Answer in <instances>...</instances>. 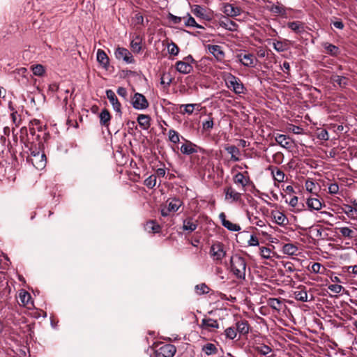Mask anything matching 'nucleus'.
Returning <instances> with one entry per match:
<instances>
[{
  "label": "nucleus",
  "instance_id": "obj_1",
  "mask_svg": "<svg viewBox=\"0 0 357 357\" xmlns=\"http://www.w3.org/2000/svg\"><path fill=\"white\" fill-rule=\"evenodd\" d=\"M246 261L244 257L235 255L230 258V271L238 279L245 278Z\"/></svg>",
  "mask_w": 357,
  "mask_h": 357
},
{
  "label": "nucleus",
  "instance_id": "obj_2",
  "mask_svg": "<svg viewBox=\"0 0 357 357\" xmlns=\"http://www.w3.org/2000/svg\"><path fill=\"white\" fill-rule=\"evenodd\" d=\"M176 351L174 344H167L155 351V357H173Z\"/></svg>",
  "mask_w": 357,
  "mask_h": 357
},
{
  "label": "nucleus",
  "instance_id": "obj_3",
  "mask_svg": "<svg viewBox=\"0 0 357 357\" xmlns=\"http://www.w3.org/2000/svg\"><path fill=\"white\" fill-rule=\"evenodd\" d=\"M116 58L119 61H123L126 63H132L133 56L132 53L125 47H118L114 52Z\"/></svg>",
  "mask_w": 357,
  "mask_h": 357
},
{
  "label": "nucleus",
  "instance_id": "obj_4",
  "mask_svg": "<svg viewBox=\"0 0 357 357\" xmlns=\"http://www.w3.org/2000/svg\"><path fill=\"white\" fill-rule=\"evenodd\" d=\"M227 84V86L231 89L235 93L240 94L243 93L244 86L241 83L239 78L236 77V76L230 75L228 82Z\"/></svg>",
  "mask_w": 357,
  "mask_h": 357
},
{
  "label": "nucleus",
  "instance_id": "obj_5",
  "mask_svg": "<svg viewBox=\"0 0 357 357\" xmlns=\"http://www.w3.org/2000/svg\"><path fill=\"white\" fill-rule=\"evenodd\" d=\"M28 160L30 161L37 169H43L46 166L47 163L46 155L43 151L40 153H37V155L33 157H29Z\"/></svg>",
  "mask_w": 357,
  "mask_h": 357
},
{
  "label": "nucleus",
  "instance_id": "obj_6",
  "mask_svg": "<svg viewBox=\"0 0 357 357\" xmlns=\"http://www.w3.org/2000/svg\"><path fill=\"white\" fill-rule=\"evenodd\" d=\"M238 58L239 61L241 62V63L244 66L247 67H254L255 66V63L257 62V59L255 57V56L252 54L248 53V54H238Z\"/></svg>",
  "mask_w": 357,
  "mask_h": 357
},
{
  "label": "nucleus",
  "instance_id": "obj_7",
  "mask_svg": "<svg viewBox=\"0 0 357 357\" xmlns=\"http://www.w3.org/2000/svg\"><path fill=\"white\" fill-rule=\"evenodd\" d=\"M149 106L146 98L142 93L135 92V110H145Z\"/></svg>",
  "mask_w": 357,
  "mask_h": 357
},
{
  "label": "nucleus",
  "instance_id": "obj_8",
  "mask_svg": "<svg viewBox=\"0 0 357 357\" xmlns=\"http://www.w3.org/2000/svg\"><path fill=\"white\" fill-rule=\"evenodd\" d=\"M225 199H231L232 202H239L241 199V193L236 192L231 185L224 188Z\"/></svg>",
  "mask_w": 357,
  "mask_h": 357
},
{
  "label": "nucleus",
  "instance_id": "obj_9",
  "mask_svg": "<svg viewBox=\"0 0 357 357\" xmlns=\"http://www.w3.org/2000/svg\"><path fill=\"white\" fill-rule=\"evenodd\" d=\"M106 96L112 104L114 110L118 113H121V104L115 93L112 89H107L106 90Z\"/></svg>",
  "mask_w": 357,
  "mask_h": 357
},
{
  "label": "nucleus",
  "instance_id": "obj_10",
  "mask_svg": "<svg viewBox=\"0 0 357 357\" xmlns=\"http://www.w3.org/2000/svg\"><path fill=\"white\" fill-rule=\"evenodd\" d=\"M223 13L227 16L237 17L241 15V9L233 4L226 3L224 5Z\"/></svg>",
  "mask_w": 357,
  "mask_h": 357
},
{
  "label": "nucleus",
  "instance_id": "obj_11",
  "mask_svg": "<svg viewBox=\"0 0 357 357\" xmlns=\"http://www.w3.org/2000/svg\"><path fill=\"white\" fill-rule=\"evenodd\" d=\"M176 70L181 74L187 75L191 73L193 67L190 63H185L184 61H178L175 63Z\"/></svg>",
  "mask_w": 357,
  "mask_h": 357
},
{
  "label": "nucleus",
  "instance_id": "obj_12",
  "mask_svg": "<svg viewBox=\"0 0 357 357\" xmlns=\"http://www.w3.org/2000/svg\"><path fill=\"white\" fill-rule=\"evenodd\" d=\"M271 215L275 223L279 225L280 226H285L288 225V218L283 213L279 211H273L271 212Z\"/></svg>",
  "mask_w": 357,
  "mask_h": 357
},
{
  "label": "nucleus",
  "instance_id": "obj_13",
  "mask_svg": "<svg viewBox=\"0 0 357 357\" xmlns=\"http://www.w3.org/2000/svg\"><path fill=\"white\" fill-rule=\"evenodd\" d=\"M192 13L197 17L206 21H211V18L206 14V9L200 5H194L192 7Z\"/></svg>",
  "mask_w": 357,
  "mask_h": 357
},
{
  "label": "nucleus",
  "instance_id": "obj_14",
  "mask_svg": "<svg viewBox=\"0 0 357 357\" xmlns=\"http://www.w3.org/2000/svg\"><path fill=\"white\" fill-rule=\"evenodd\" d=\"M151 116L148 114H140L137 117V121L139 127L144 130H148L151 126Z\"/></svg>",
  "mask_w": 357,
  "mask_h": 357
},
{
  "label": "nucleus",
  "instance_id": "obj_15",
  "mask_svg": "<svg viewBox=\"0 0 357 357\" xmlns=\"http://www.w3.org/2000/svg\"><path fill=\"white\" fill-rule=\"evenodd\" d=\"M207 49L218 60L221 61L225 57V52L218 45H208Z\"/></svg>",
  "mask_w": 357,
  "mask_h": 357
},
{
  "label": "nucleus",
  "instance_id": "obj_16",
  "mask_svg": "<svg viewBox=\"0 0 357 357\" xmlns=\"http://www.w3.org/2000/svg\"><path fill=\"white\" fill-rule=\"evenodd\" d=\"M167 202L168 210L172 212H176L183 205V202L176 197L169 198Z\"/></svg>",
  "mask_w": 357,
  "mask_h": 357
},
{
  "label": "nucleus",
  "instance_id": "obj_17",
  "mask_svg": "<svg viewBox=\"0 0 357 357\" xmlns=\"http://www.w3.org/2000/svg\"><path fill=\"white\" fill-rule=\"evenodd\" d=\"M195 147H197V145L190 141H187L186 144L181 145L180 150L183 154L190 155L197 153V149Z\"/></svg>",
  "mask_w": 357,
  "mask_h": 357
},
{
  "label": "nucleus",
  "instance_id": "obj_18",
  "mask_svg": "<svg viewBox=\"0 0 357 357\" xmlns=\"http://www.w3.org/2000/svg\"><path fill=\"white\" fill-rule=\"evenodd\" d=\"M211 252L217 260H221L225 255L222 245L220 243L217 245H212L211 247Z\"/></svg>",
  "mask_w": 357,
  "mask_h": 357
},
{
  "label": "nucleus",
  "instance_id": "obj_19",
  "mask_svg": "<svg viewBox=\"0 0 357 357\" xmlns=\"http://www.w3.org/2000/svg\"><path fill=\"white\" fill-rule=\"evenodd\" d=\"M323 47L325 49L326 54L331 56H337L340 54V50L339 47L326 42L322 44Z\"/></svg>",
  "mask_w": 357,
  "mask_h": 357
},
{
  "label": "nucleus",
  "instance_id": "obj_20",
  "mask_svg": "<svg viewBox=\"0 0 357 357\" xmlns=\"http://www.w3.org/2000/svg\"><path fill=\"white\" fill-rule=\"evenodd\" d=\"M97 61L102 66V68L107 69L109 66V58L105 54V52L101 50L98 49L96 54Z\"/></svg>",
  "mask_w": 357,
  "mask_h": 357
},
{
  "label": "nucleus",
  "instance_id": "obj_21",
  "mask_svg": "<svg viewBox=\"0 0 357 357\" xmlns=\"http://www.w3.org/2000/svg\"><path fill=\"white\" fill-rule=\"evenodd\" d=\"M225 151L231 155V160L238 162L240 160L238 155L241 154L240 150L235 145H229L225 147Z\"/></svg>",
  "mask_w": 357,
  "mask_h": 357
},
{
  "label": "nucleus",
  "instance_id": "obj_22",
  "mask_svg": "<svg viewBox=\"0 0 357 357\" xmlns=\"http://www.w3.org/2000/svg\"><path fill=\"white\" fill-rule=\"evenodd\" d=\"M20 301L24 305L29 308L33 305V303L31 301V296L29 293L24 290H21L19 294Z\"/></svg>",
  "mask_w": 357,
  "mask_h": 357
},
{
  "label": "nucleus",
  "instance_id": "obj_23",
  "mask_svg": "<svg viewBox=\"0 0 357 357\" xmlns=\"http://www.w3.org/2000/svg\"><path fill=\"white\" fill-rule=\"evenodd\" d=\"M331 80L332 82L336 83L341 89L345 88L349 84V79L345 76L332 75Z\"/></svg>",
  "mask_w": 357,
  "mask_h": 357
},
{
  "label": "nucleus",
  "instance_id": "obj_24",
  "mask_svg": "<svg viewBox=\"0 0 357 357\" xmlns=\"http://www.w3.org/2000/svg\"><path fill=\"white\" fill-rule=\"evenodd\" d=\"M275 141L282 147L285 149L289 148L291 142L290 137L283 134H278L275 137Z\"/></svg>",
  "mask_w": 357,
  "mask_h": 357
},
{
  "label": "nucleus",
  "instance_id": "obj_25",
  "mask_svg": "<svg viewBox=\"0 0 357 357\" xmlns=\"http://www.w3.org/2000/svg\"><path fill=\"white\" fill-rule=\"evenodd\" d=\"M287 26L296 33H301L305 31L303 23L299 21L289 22Z\"/></svg>",
  "mask_w": 357,
  "mask_h": 357
},
{
  "label": "nucleus",
  "instance_id": "obj_26",
  "mask_svg": "<svg viewBox=\"0 0 357 357\" xmlns=\"http://www.w3.org/2000/svg\"><path fill=\"white\" fill-rule=\"evenodd\" d=\"M145 229L148 232H152L153 234H158L160 231L161 227L155 220H149L146 222L145 225Z\"/></svg>",
  "mask_w": 357,
  "mask_h": 357
},
{
  "label": "nucleus",
  "instance_id": "obj_27",
  "mask_svg": "<svg viewBox=\"0 0 357 357\" xmlns=\"http://www.w3.org/2000/svg\"><path fill=\"white\" fill-rule=\"evenodd\" d=\"M306 204L310 211H319L322 208L321 202L317 198H308Z\"/></svg>",
  "mask_w": 357,
  "mask_h": 357
},
{
  "label": "nucleus",
  "instance_id": "obj_28",
  "mask_svg": "<svg viewBox=\"0 0 357 357\" xmlns=\"http://www.w3.org/2000/svg\"><path fill=\"white\" fill-rule=\"evenodd\" d=\"M254 349L263 356H266L273 351L271 347L263 343H257L256 345L254 346Z\"/></svg>",
  "mask_w": 357,
  "mask_h": 357
},
{
  "label": "nucleus",
  "instance_id": "obj_29",
  "mask_svg": "<svg viewBox=\"0 0 357 357\" xmlns=\"http://www.w3.org/2000/svg\"><path fill=\"white\" fill-rule=\"evenodd\" d=\"M201 326L204 328H218L219 324H218V321L215 319H213L211 318H204L202 320Z\"/></svg>",
  "mask_w": 357,
  "mask_h": 357
},
{
  "label": "nucleus",
  "instance_id": "obj_30",
  "mask_svg": "<svg viewBox=\"0 0 357 357\" xmlns=\"http://www.w3.org/2000/svg\"><path fill=\"white\" fill-rule=\"evenodd\" d=\"M182 228L184 231L191 233L197 228V225L193 222L191 218H188L183 220Z\"/></svg>",
  "mask_w": 357,
  "mask_h": 357
},
{
  "label": "nucleus",
  "instance_id": "obj_31",
  "mask_svg": "<svg viewBox=\"0 0 357 357\" xmlns=\"http://www.w3.org/2000/svg\"><path fill=\"white\" fill-rule=\"evenodd\" d=\"M236 325V332L241 335H247L249 333V325L247 321H238Z\"/></svg>",
  "mask_w": 357,
  "mask_h": 357
},
{
  "label": "nucleus",
  "instance_id": "obj_32",
  "mask_svg": "<svg viewBox=\"0 0 357 357\" xmlns=\"http://www.w3.org/2000/svg\"><path fill=\"white\" fill-rule=\"evenodd\" d=\"M273 47L275 51L278 52H282L288 50V44L287 40L282 41H278V40H273L272 43Z\"/></svg>",
  "mask_w": 357,
  "mask_h": 357
},
{
  "label": "nucleus",
  "instance_id": "obj_33",
  "mask_svg": "<svg viewBox=\"0 0 357 357\" xmlns=\"http://www.w3.org/2000/svg\"><path fill=\"white\" fill-rule=\"evenodd\" d=\"M226 20L227 22L220 21L219 23L220 26L230 31H236L238 24L235 22L230 20L228 18H226Z\"/></svg>",
  "mask_w": 357,
  "mask_h": 357
},
{
  "label": "nucleus",
  "instance_id": "obj_34",
  "mask_svg": "<svg viewBox=\"0 0 357 357\" xmlns=\"http://www.w3.org/2000/svg\"><path fill=\"white\" fill-rule=\"evenodd\" d=\"M340 233L348 239H352L356 236V232L347 227H342L338 228Z\"/></svg>",
  "mask_w": 357,
  "mask_h": 357
},
{
  "label": "nucleus",
  "instance_id": "obj_35",
  "mask_svg": "<svg viewBox=\"0 0 357 357\" xmlns=\"http://www.w3.org/2000/svg\"><path fill=\"white\" fill-rule=\"evenodd\" d=\"M99 117L100 124L104 126H107L111 119L110 114L106 109L101 111Z\"/></svg>",
  "mask_w": 357,
  "mask_h": 357
},
{
  "label": "nucleus",
  "instance_id": "obj_36",
  "mask_svg": "<svg viewBox=\"0 0 357 357\" xmlns=\"http://www.w3.org/2000/svg\"><path fill=\"white\" fill-rule=\"evenodd\" d=\"M268 304L272 309L279 312L281 310L282 302L279 298H271L268 301Z\"/></svg>",
  "mask_w": 357,
  "mask_h": 357
},
{
  "label": "nucleus",
  "instance_id": "obj_37",
  "mask_svg": "<svg viewBox=\"0 0 357 357\" xmlns=\"http://www.w3.org/2000/svg\"><path fill=\"white\" fill-rule=\"evenodd\" d=\"M202 351L206 356H211L215 354L218 351V349L215 345L213 343H207L202 347Z\"/></svg>",
  "mask_w": 357,
  "mask_h": 357
},
{
  "label": "nucleus",
  "instance_id": "obj_38",
  "mask_svg": "<svg viewBox=\"0 0 357 357\" xmlns=\"http://www.w3.org/2000/svg\"><path fill=\"white\" fill-rule=\"evenodd\" d=\"M344 208H342L343 213L351 220H356V218L354 215V213H355V208L349 205V204H343Z\"/></svg>",
  "mask_w": 357,
  "mask_h": 357
},
{
  "label": "nucleus",
  "instance_id": "obj_39",
  "mask_svg": "<svg viewBox=\"0 0 357 357\" xmlns=\"http://www.w3.org/2000/svg\"><path fill=\"white\" fill-rule=\"evenodd\" d=\"M30 123L33 126V128H30V131L31 133H34L35 130H37L39 132L43 131L44 125L42 123V122L38 119H33L32 120Z\"/></svg>",
  "mask_w": 357,
  "mask_h": 357
},
{
  "label": "nucleus",
  "instance_id": "obj_40",
  "mask_svg": "<svg viewBox=\"0 0 357 357\" xmlns=\"http://www.w3.org/2000/svg\"><path fill=\"white\" fill-rule=\"evenodd\" d=\"M298 250L296 246L293 244L287 243L282 248V251L284 254L288 255H295L296 252Z\"/></svg>",
  "mask_w": 357,
  "mask_h": 357
},
{
  "label": "nucleus",
  "instance_id": "obj_41",
  "mask_svg": "<svg viewBox=\"0 0 357 357\" xmlns=\"http://www.w3.org/2000/svg\"><path fill=\"white\" fill-rule=\"evenodd\" d=\"M331 25H333L335 28L342 30L344 27V24L340 18L337 17H333L331 18Z\"/></svg>",
  "mask_w": 357,
  "mask_h": 357
},
{
  "label": "nucleus",
  "instance_id": "obj_42",
  "mask_svg": "<svg viewBox=\"0 0 357 357\" xmlns=\"http://www.w3.org/2000/svg\"><path fill=\"white\" fill-rule=\"evenodd\" d=\"M294 298L301 302H307V292L304 290L296 291L294 292Z\"/></svg>",
  "mask_w": 357,
  "mask_h": 357
},
{
  "label": "nucleus",
  "instance_id": "obj_43",
  "mask_svg": "<svg viewBox=\"0 0 357 357\" xmlns=\"http://www.w3.org/2000/svg\"><path fill=\"white\" fill-rule=\"evenodd\" d=\"M272 174L274 176V179L278 182L281 183L284 181L285 174L280 169L275 167V171H273Z\"/></svg>",
  "mask_w": 357,
  "mask_h": 357
},
{
  "label": "nucleus",
  "instance_id": "obj_44",
  "mask_svg": "<svg viewBox=\"0 0 357 357\" xmlns=\"http://www.w3.org/2000/svg\"><path fill=\"white\" fill-rule=\"evenodd\" d=\"M227 229L231 231H239L241 228L239 225L232 223L231 222L227 220L225 222L224 225H222Z\"/></svg>",
  "mask_w": 357,
  "mask_h": 357
},
{
  "label": "nucleus",
  "instance_id": "obj_45",
  "mask_svg": "<svg viewBox=\"0 0 357 357\" xmlns=\"http://www.w3.org/2000/svg\"><path fill=\"white\" fill-rule=\"evenodd\" d=\"M209 288L205 283L197 284L195 286V291L197 294L203 295L208 293Z\"/></svg>",
  "mask_w": 357,
  "mask_h": 357
},
{
  "label": "nucleus",
  "instance_id": "obj_46",
  "mask_svg": "<svg viewBox=\"0 0 357 357\" xmlns=\"http://www.w3.org/2000/svg\"><path fill=\"white\" fill-rule=\"evenodd\" d=\"M169 140L174 143L178 144L179 142V134L177 131L171 129L168 132Z\"/></svg>",
  "mask_w": 357,
  "mask_h": 357
},
{
  "label": "nucleus",
  "instance_id": "obj_47",
  "mask_svg": "<svg viewBox=\"0 0 357 357\" xmlns=\"http://www.w3.org/2000/svg\"><path fill=\"white\" fill-rule=\"evenodd\" d=\"M156 183V176L154 175H151L146 178L144 181V184L149 189H152Z\"/></svg>",
  "mask_w": 357,
  "mask_h": 357
},
{
  "label": "nucleus",
  "instance_id": "obj_48",
  "mask_svg": "<svg viewBox=\"0 0 357 357\" xmlns=\"http://www.w3.org/2000/svg\"><path fill=\"white\" fill-rule=\"evenodd\" d=\"M168 53L173 56H177L179 53V48L178 45L174 43L171 42V43L168 45Z\"/></svg>",
  "mask_w": 357,
  "mask_h": 357
},
{
  "label": "nucleus",
  "instance_id": "obj_49",
  "mask_svg": "<svg viewBox=\"0 0 357 357\" xmlns=\"http://www.w3.org/2000/svg\"><path fill=\"white\" fill-rule=\"evenodd\" d=\"M226 337L229 340H234L236 338L237 332L234 327H229L225 330Z\"/></svg>",
  "mask_w": 357,
  "mask_h": 357
},
{
  "label": "nucleus",
  "instance_id": "obj_50",
  "mask_svg": "<svg viewBox=\"0 0 357 357\" xmlns=\"http://www.w3.org/2000/svg\"><path fill=\"white\" fill-rule=\"evenodd\" d=\"M244 174L243 173H241V172H238L237 174H236L234 176V178H233V180H234V182L236 184H240L242 185V187H245V183H243L244 182Z\"/></svg>",
  "mask_w": 357,
  "mask_h": 357
},
{
  "label": "nucleus",
  "instance_id": "obj_51",
  "mask_svg": "<svg viewBox=\"0 0 357 357\" xmlns=\"http://www.w3.org/2000/svg\"><path fill=\"white\" fill-rule=\"evenodd\" d=\"M32 72L35 75L42 76L45 73V68L43 66L38 64L32 67Z\"/></svg>",
  "mask_w": 357,
  "mask_h": 357
},
{
  "label": "nucleus",
  "instance_id": "obj_52",
  "mask_svg": "<svg viewBox=\"0 0 357 357\" xmlns=\"http://www.w3.org/2000/svg\"><path fill=\"white\" fill-rule=\"evenodd\" d=\"M317 138L320 140L327 141L329 139L328 132L326 129H321L317 133Z\"/></svg>",
  "mask_w": 357,
  "mask_h": 357
},
{
  "label": "nucleus",
  "instance_id": "obj_53",
  "mask_svg": "<svg viewBox=\"0 0 357 357\" xmlns=\"http://www.w3.org/2000/svg\"><path fill=\"white\" fill-rule=\"evenodd\" d=\"M260 255L262 258L268 259L271 258L270 254H271V249L266 247H260Z\"/></svg>",
  "mask_w": 357,
  "mask_h": 357
},
{
  "label": "nucleus",
  "instance_id": "obj_54",
  "mask_svg": "<svg viewBox=\"0 0 357 357\" xmlns=\"http://www.w3.org/2000/svg\"><path fill=\"white\" fill-rule=\"evenodd\" d=\"M328 289L333 293L339 294L342 290H344L342 285L337 284H329Z\"/></svg>",
  "mask_w": 357,
  "mask_h": 357
},
{
  "label": "nucleus",
  "instance_id": "obj_55",
  "mask_svg": "<svg viewBox=\"0 0 357 357\" xmlns=\"http://www.w3.org/2000/svg\"><path fill=\"white\" fill-rule=\"evenodd\" d=\"M167 18L174 24H179L182 20L181 17L176 16L171 13H168Z\"/></svg>",
  "mask_w": 357,
  "mask_h": 357
},
{
  "label": "nucleus",
  "instance_id": "obj_56",
  "mask_svg": "<svg viewBox=\"0 0 357 357\" xmlns=\"http://www.w3.org/2000/svg\"><path fill=\"white\" fill-rule=\"evenodd\" d=\"M186 16L188 17V19L185 21V26L188 27H193L194 25L196 24L195 18L192 17L189 13H187Z\"/></svg>",
  "mask_w": 357,
  "mask_h": 357
},
{
  "label": "nucleus",
  "instance_id": "obj_57",
  "mask_svg": "<svg viewBox=\"0 0 357 357\" xmlns=\"http://www.w3.org/2000/svg\"><path fill=\"white\" fill-rule=\"evenodd\" d=\"M183 61L185 63L187 62V63H190V65L195 64V68H199V62L196 61L191 54L184 57Z\"/></svg>",
  "mask_w": 357,
  "mask_h": 357
},
{
  "label": "nucleus",
  "instance_id": "obj_58",
  "mask_svg": "<svg viewBox=\"0 0 357 357\" xmlns=\"http://www.w3.org/2000/svg\"><path fill=\"white\" fill-rule=\"evenodd\" d=\"M30 154L29 157H33L37 155V153H40V146H38L37 144H31V147L29 148Z\"/></svg>",
  "mask_w": 357,
  "mask_h": 357
},
{
  "label": "nucleus",
  "instance_id": "obj_59",
  "mask_svg": "<svg viewBox=\"0 0 357 357\" xmlns=\"http://www.w3.org/2000/svg\"><path fill=\"white\" fill-rule=\"evenodd\" d=\"M68 93H69V90H68V89L63 90L62 89V93L61 94L59 93L58 96H57L58 99H62L63 100V102L65 106L68 103Z\"/></svg>",
  "mask_w": 357,
  "mask_h": 357
},
{
  "label": "nucleus",
  "instance_id": "obj_60",
  "mask_svg": "<svg viewBox=\"0 0 357 357\" xmlns=\"http://www.w3.org/2000/svg\"><path fill=\"white\" fill-rule=\"evenodd\" d=\"M213 119L211 117L202 122V128L204 130H209V129L213 128Z\"/></svg>",
  "mask_w": 357,
  "mask_h": 357
},
{
  "label": "nucleus",
  "instance_id": "obj_61",
  "mask_svg": "<svg viewBox=\"0 0 357 357\" xmlns=\"http://www.w3.org/2000/svg\"><path fill=\"white\" fill-rule=\"evenodd\" d=\"M339 191V185L336 183H331L328 186V192L331 195H335Z\"/></svg>",
  "mask_w": 357,
  "mask_h": 357
},
{
  "label": "nucleus",
  "instance_id": "obj_62",
  "mask_svg": "<svg viewBox=\"0 0 357 357\" xmlns=\"http://www.w3.org/2000/svg\"><path fill=\"white\" fill-rule=\"evenodd\" d=\"M306 190L312 192L313 188L315 187V183L312 179H307L305 184Z\"/></svg>",
  "mask_w": 357,
  "mask_h": 357
},
{
  "label": "nucleus",
  "instance_id": "obj_63",
  "mask_svg": "<svg viewBox=\"0 0 357 357\" xmlns=\"http://www.w3.org/2000/svg\"><path fill=\"white\" fill-rule=\"evenodd\" d=\"M282 263H283V266H284L286 271L289 272V273H292V272H294L296 271V268H295L294 265L293 264V263H291L290 261L282 262Z\"/></svg>",
  "mask_w": 357,
  "mask_h": 357
},
{
  "label": "nucleus",
  "instance_id": "obj_64",
  "mask_svg": "<svg viewBox=\"0 0 357 357\" xmlns=\"http://www.w3.org/2000/svg\"><path fill=\"white\" fill-rule=\"evenodd\" d=\"M49 91L52 93L58 92V94L62 93V89H60L59 85L56 83H53L49 86Z\"/></svg>",
  "mask_w": 357,
  "mask_h": 357
}]
</instances>
